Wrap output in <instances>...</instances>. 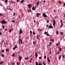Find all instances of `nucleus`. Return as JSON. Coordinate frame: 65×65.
Here are the masks:
<instances>
[{
    "mask_svg": "<svg viewBox=\"0 0 65 65\" xmlns=\"http://www.w3.org/2000/svg\"><path fill=\"white\" fill-rule=\"evenodd\" d=\"M1 23L2 24H3L2 22H2L1 21Z\"/></svg>",
    "mask_w": 65,
    "mask_h": 65,
    "instance_id": "nucleus-56",
    "label": "nucleus"
},
{
    "mask_svg": "<svg viewBox=\"0 0 65 65\" xmlns=\"http://www.w3.org/2000/svg\"><path fill=\"white\" fill-rule=\"evenodd\" d=\"M51 41H52V42H54V40L53 39H52V38H50Z\"/></svg>",
    "mask_w": 65,
    "mask_h": 65,
    "instance_id": "nucleus-14",
    "label": "nucleus"
},
{
    "mask_svg": "<svg viewBox=\"0 0 65 65\" xmlns=\"http://www.w3.org/2000/svg\"><path fill=\"white\" fill-rule=\"evenodd\" d=\"M32 9L33 10H35V7H32Z\"/></svg>",
    "mask_w": 65,
    "mask_h": 65,
    "instance_id": "nucleus-9",
    "label": "nucleus"
},
{
    "mask_svg": "<svg viewBox=\"0 0 65 65\" xmlns=\"http://www.w3.org/2000/svg\"><path fill=\"white\" fill-rule=\"evenodd\" d=\"M0 15L2 16V14H0Z\"/></svg>",
    "mask_w": 65,
    "mask_h": 65,
    "instance_id": "nucleus-51",
    "label": "nucleus"
},
{
    "mask_svg": "<svg viewBox=\"0 0 65 65\" xmlns=\"http://www.w3.org/2000/svg\"><path fill=\"white\" fill-rule=\"evenodd\" d=\"M40 36V35H38V36L37 37V39H38L39 38V37Z\"/></svg>",
    "mask_w": 65,
    "mask_h": 65,
    "instance_id": "nucleus-17",
    "label": "nucleus"
},
{
    "mask_svg": "<svg viewBox=\"0 0 65 65\" xmlns=\"http://www.w3.org/2000/svg\"><path fill=\"white\" fill-rule=\"evenodd\" d=\"M33 34H34V35H35V32H33Z\"/></svg>",
    "mask_w": 65,
    "mask_h": 65,
    "instance_id": "nucleus-36",
    "label": "nucleus"
},
{
    "mask_svg": "<svg viewBox=\"0 0 65 65\" xmlns=\"http://www.w3.org/2000/svg\"><path fill=\"white\" fill-rule=\"evenodd\" d=\"M7 1H8V0H5V3H7Z\"/></svg>",
    "mask_w": 65,
    "mask_h": 65,
    "instance_id": "nucleus-21",
    "label": "nucleus"
},
{
    "mask_svg": "<svg viewBox=\"0 0 65 65\" xmlns=\"http://www.w3.org/2000/svg\"><path fill=\"white\" fill-rule=\"evenodd\" d=\"M29 59V58L28 57L27 58H25V59H27V60H28V59Z\"/></svg>",
    "mask_w": 65,
    "mask_h": 65,
    "instance_id": "nucleus-30",
    "label": "nucleus"
},
{
    "mask_svg": "<svg viewBox=\"0 0 65 65\" xmlns=\"http://www.w3.org/2000/svg\"><path fill=\"white\" fill-rule=\"evenodd\" d=\"M12 56H13V57H14V55H13V54L12 55Z\"/></svg>",
    "mask_w": 65,
    "mask_h": 65,
    "instance_id": "nucleus-54",
    "label": "nucleus"
},
{
    "mask_svg": "<svg viewBox=\"0 0 65 65\" xmlns=\"http://www.w3.org/2000/svg\"><path fill=\"white\" fill-rule=\"evenodd\" d=\"M33 43L34 44H35V43H35V42H33Z\"/></svg>",
    "mask_w": 65,
    "mask_h": 65,
    "instance_id": "nucleus-58",
    "label": "nucleus"
},
{
    "mask_svg": "<svg viewBox=\"0 0 65 65\" xmlns=\"http://www.w3.org/2000/svg\"><path fill=\"white\" fill-rule=\"evenodd\" d=\"M43 16L44 18H45V17H47V16L45 14V13H43Z\"/></svg>",
    "mask_w": 65,
    "mask_h": 65,
    "instance_id": "nucleus-1",
    "label": "nucleus"
},
{
    "mask_svg": "<svg viewBox=\"0 0 65 65\" xmlns=\"http://www.w3.org/2000/svg\"><path fill=\"white\" fill-rule=\"evenodd\" d=\"M14 64V63H12V65H13V64Z\"/></svg>",
    "mask_w": 65,
    "mask_h": 65,
    "instance_id": "nucleus-61",
    "label": "nucleus"
},
{
    "mask_svg": "<svg viewBox=\"0 0 65 65\" xmlns=\"http://www.w3.org/2000/svg\"><path fill=\"white\" fill-rule=\"evenodd\" d=\"M50 54H52V52H51V50H50Z\"/></svg>",
    "mask_w": 65,
    "mask_h": 65,
    "instance_id": "nucleus-23",
    "label": "nucleus"
},
{
    "mask_svg": "<svg viewBox=\"0 0 65 65\" xmlns=\"http://www.w3.org/2000/svg\"><path fill=\"white\" fill-rule=\"evenodd\" d=\"M5 31H7V29H6L5 30Z\"/></svg>",
    "mask_w": 65,
    "mask_h": 65,
    "instance_id": "nucleus-57",
    "label": "nucleus"
},
{
    "mask_svg": "<svg viewBox=\"0 0 65 65\" xmlns=\"http://www.w3.org/2000/svg\"><path fill=\"white\" fill-rule=\"evenodd\" d=\"M2 52H3V53H4V50H2Z\"/></svg>",
    "mask_w": 65,
    "mask_h": 65,
    "instance_id": "nucleus-32",
    "label": "nucleus"
},
{
    "mask_svg": "<svg viewBox=\"0 0 65 65\" xmlns=\"http://www.w3.org/2000/svg\"><path fill=\"white\" fill-rule=\"evenodd\" d=\"M61 27H62V26H63V23H62V20H61Z\"/></svg>",
    "mask_w": 65,
    "mask_h": 65,
    "instance_id": "nucleus-12",
    "label": "nucleus"
},
{
    "mask_svg": "<svg viewBox=\"0 0 65 65\" xmlns=\"http://www.w3.org/2000/svg\"><path fill=\"white\" fill-rule=\"evenodd\" d=\"M1 35V32H0V35Z\"/></svg>",
    "mask_w": 65,
    "mask_h": 65,
    "instance_id": "nucleus-64",
    "label": "nucleus"
},
{
    "mask_svg": "<svg viewBox=\"0 0 65 65\" xmlns=\"http://www.w3.org/2000/svg\"><path fill=\"white\" fill-rule=\"evenodd\" d=\"M35 56L36 58H37L38 55H37V52H36V53L35 54Z\"/></svg>",
    "mask_w": 65,
    "mask_h": 65,
    "instance_id": "nucleus-6",
    "label": "nucleus"
},
{
    "mask_svg": "<svg viewBox=\"0 0 65 65\" xmlns=\"http://www.w3.org/2000/svg\"><path fill=\"white\" fill-rule=\"evenodd\" d=\"M2 22L3 24H6V22H5V21L4 20H2Z\"/></svg>",
    "mask_w": 65,
    "mask_h": 65,
    "instance_id": "nucleus-2",
    "label": "nucleus"
},
{
    "mask_svg": "<svg viewBox=\"0 0 65 65\" xmlns=\"http://www.w3.org/2000/svg\"><path fill=\"white\" fill-rule=\"evenodd\" d=\"M47 23H48L49 22V20H47Z\"/></svg>",
    "mask_w": 65,
    "mask_h": 65,
    "instance_id": "nucleus-53",
    "label": "nucleus"
},
{
    "mask_svg": "<svg viewBox=\"0 0 65 65\" xmlns=\"http://www.w3.org/2000/svg\"><path fill=\"white\" fill-rule=\"evenodd\" d=\"M39 2H38L36 4L37 5H38V4H39Z\"/></svg>",
    "mask_w": 65,
    "mask_h": 65,
    "instance_id": "nucleus-10",
    "label": "nucleus"
},
{
    "mask_svg": "<svg viewBox=\"0 0 65 65\" xmlns=\"http://www.w3.org/2000/svg\"><path fill=\"white\" fill-rule=\"evenodd\" d=\"M40 14H39V13H37V17H39V16L38 15H39Z\"/></svg>",
    "mask_w": 65,
    "mask_h": 65,
    "instance_id": "nucleus-16",
    "label": "nucleus"
},
{
    "mask_svg": "<svg viewBox=\"0 0 65 65\" xmlns=\"http://www.w3.org/2000/svg\"><path fill=\"white\" fill-rule=\"evenodd\" d=\"M63 32H60V34L62 35L63 34Z\"/></svg>",
    "mask_w": 65,
    "mask_h": 65,
    "instance_id": "nucleus-42",
    "label": "nucleus"
},
{
    "mask_svg": "<svg viewBox=\"0 0 65 65\" xmlns=\"http://www.w3.org/2000/svg\"><path fill=\"white\" fill-rule=\"evenodd\" d=\"M6 52H9V50H8V49H6Z\"/></svg>",
    "mask_w": 65,
    "mask_h": 65,
    "instance_id": "nucleus-22",
    "label": "nucleus"
},
{
    "mask_svg": "<svg viewBox=\"0 0 65 65\" xmlns=\"http://www.w3.org/2000/svg\"><path fill=\"white\" fill-rule=\"evenodd\" d=\"M17 65H19V62H18V63H17Z\"/></svg>",
    "mask_w": 65,
    "mask_h": 65,
    "instance_id": "nucleus-49",
    "label": "nucleus"
},
{
    "mask_svg": "<svg viewBox=\"0 0 65 65\" xmlns=\"http://www.w3.org/2000/svg\"><path fill=\"white\" fill-rule=\"evenodd\" d=\"M2 56L3 57H5L4 55H3V54H2Z\"/></svg>",
    "mask_w": 65,
    "mask_h": 65,
    "instance_id": "nucleus-28",
    "label": "nucleus"
},
{
    "mask_svg": "<svg viewBox=\"0 0 65 65\" xmlns=\"http://www.w3.org/2000/svg\"><path fill=\"white\" fill-rule=\"evenodd\" d=\"M3 41H2L1 42V43H2H2H3Z\"/></svg>",
    "mask_w": 65,
    "mask_h": 65,
    "instance_id": "nucleus-46",
    "label": "nucleus"
},
{
    "mask_svg": "<svg viewBox=\"0 0 65 65\" xmlns=\"http://www.w3.org/2000/svg\"><path fill=\"white\" fill-rule=\"evenodd\" d=\"M28 7L29 8H30L31 6V4H29V5H28Z\"/></svg>",
    "mask_w": 65,
    "mask_h": 65,
    "instance_id": "nucleus-5",
    "label": "nucleus"
},
{
    "mask_svg": "<svg viewBox=\"0 0 65 65\" xmlns=\"http://www.w3.org/2000/svg\"><path fill=\"white\" fill-rule=\"evenodd\" d=\"M30 35H32V31L30 30Z\"/></svg>",
    "mask_w": 65,
    "mask_h": 65,
    "instance_id": "nucleus-29",
    "label": "nucleus"
},
{
    "mask_svg": "<svg viewBox=\"0 0 65 65\" xmlns=\"http://www.w3.org/2000/svg\"><path fill=\"white\" fill-rule=\"evenodd\" d=\"M39 59H42V57H40Z\"/></svg>",
    "mask_w": 65,
    "mask_h": 65,
    "instance_id": "nucleus-39",
    "label": "nucleus"
},
{
    "mask_svg": "<svg viewBox=\"0 0 65 65\" xmlns=\"http://www.w3.org/2000/svg\"><path fill=\"white\" fill-rule=\"evenodd\" d=\"M43 2H45V1H43Z\"/></svg>",
    "mask_w": 65,
    "mask_h": 65,
    "instance_id": "nucleus-63",
    "label": "nucleus"
},
{
    "mask_svg": "<svg viewBox=\"0 0 65 65\" xmlns=\"http://www.w3.org/2000/svg\"><path fill=\"white\" fill-rule=\"evenodd\" d=\"M53 21L54 24H53V26H55L56 24V21H55V20H53Z\"/></svg>",
    "mask_w": 65,
    "mask_h": 65,
    "instance_id": "nucleus-4",
    "label": "nucleus"
},
{
    "mask_svg": "<svg viewBox=\"0 0 65 65\" xmlns=\"http://www.w3.org/2000/svg\"><path fill=\"white\" fill-rule=\"evenodd\" d=\"M63 6H65V3L64 4Z\"/></svg>",
    "mask_w": 65,
    "mask_h": 65,
    "instance_id": "nucleus-59",
    "label": "nucleus"
},
{
    "mask_svg": "<svg viewBox=\"0 0 65 65\" xmlns=\"http://www.w3.org/2000/svg\"><path fill=\"white\" fill-rule=\"evenodd\" d=\"M46 58V56H45L44 57V58H45H45Z\"/></svg>",
    "mask_w": 65,
    "mask_h": 65,
    "instance_id": "nucleus-43",
    "label": "nucleus"
},
{
    "mask_svg": "<svg viewBox=\"0 0 65 65\" xmlns=\"http://www.w3.org/2000/svg\"><path fill=\"white\" fill-rule=\"evenodd\" d=\"M61 55H60V56L59 57V59H61Z\"/></svg>",
    "mask_w": 65,
    "mask_h": 65,
    "instance_id": "nucleus-27",
    "label": "nucleus"
},
{
    "mask_svg": "<svg viewBox=\"0 0 65 65\" xmlns=\"http://www.w3.org/2000/svg\"><path fill=\"white\" fill-rule=\"evenodd\" d=\"M58 48L59 49V52L61 51V50H62V48H60V47H58Z\"/></svg>",
    "mask_w": 65,
    "mask_h": 65,
    "instance_id": "nucleus-7",
    "label": "nucleus"
},
{
    "mask_svg": "<svg viewBox=\"0 0 65 65\" xmlns=\"http://www.w3.org/2000/svg\"><path fill=\"white\" fill-rule=\"evenodd\" d=\"M39 65H42V64L41 63H39Z\"/></svg>",
    "mask_w": 65,
    "mask_h": 65,
    "instance_id": "nucleus-47",
    "label": "nucleus"
},
{
    "mask_svg": "<svg viewBox=\"0 0 65 65\" xmlns=\"http://www.w3.org/2000/svg\"><path fill=\"white\" fill-rule=\"evenodd\" d=\"M59 44V43H57L56 44L57 46H58V44Z\"/></svg>",
    "mask_w": 65,
    "mask_h": 65,
    "instance_id": "nucleus-40",
    "label": "nucleus"
},
{
    "mask_svg": "<svg viewBox=\"0 0 65 65\" xmlns=\"http://www.w3.org/2000/svg\"><path fill=\"white\" fill-rule=\"evenodd\" d=\"M17 2H19V0H17Z\"/></svg>",
    "mask_w": 65,
    "mask_h": 65,
    "instance_id": "nucleus-60",
    "label": "nucleus"
},
{
    "mask_svg": "<svg viewBox=\"0 0 65 65\" xmlns=\"http://www.w3.org/2000/svg\"><path fill=\"white\" fill-rule=\"evenodd\" d=\"M46 33H47V32H44V34H46H46H47Z\"/></svg>",
    "mask_w": 65,
    "mask_h": 65,
    "instance_id": "nucleus-33",
    "label": "nucleus"
},
{
    "mask_svg": "<svg viewBox=\"0 0 65 65\" xmlns=\"http://www.w3.org/2000/svg\"><path fill=\"white\" fill-rule=\"evenodd\" d=\"M13 30L12 29H10L9 30V32H11V31H12Z\"/></svg>",
    "mask_w": 65,
    "mask_h": 65,
    "instance_id": "nucleus-13",
    "label": "nucleus"
},
{
    "mask_svg": "<svg viewBox=\"0 0 65 65\" xmlns=\"http://www.w3.org/2000/svg\"><path fill=\"white\" fill-rule=\"evenodd\" d=\"M49 44H50L49 45L50 46H51V44H52V43H51V42L49 43Z\"/></svg>",
    "mask_w": 65,
    "mask_h": 65,
    "instance_id": "nucleus-18",
    "label": "nucleus"
},
{
    "mask_svg": "<svg viewBox=\"0 0 65 65\" xmlns=\"http://www.w3.org/2000/svg\"><path fill=\"white\" fill-rule=\"evenodd\" d=\"M24 0H23V1H22L20 2V3H24Z\"/></svg>",
    "mask_w": 65,
    "mask_h": 65,
    "instance_id": "nucleus-11",
    "label": "nucleus"
},
{
    "mask_svg": "<svg viewBox=\"0 0 65 65\" xmlns=\"http://www.w3.org/2000/svg\"><path fill=\"white\" fill-rule=\"evenodd\" d=\"M18 46H17L15 45V46L14 47H15V48H17Z\"/></svg>",
    "mask_w": 65,
    "mask_h": 65,
    "instance_id": "nucleus-35",
    "label": "nucleus"
},
{
    "mask_svg": "<svg viewBox=\"0 0 65 65\" xmlns=\"http://www.w3.org/2000/svg\"><path fill=\"white\" fill-rule=\"evenodd\" d=\"M20 31H19V34H21L23 32L22 30V28H20Z\"/></svg>",
    "mask_w": 65,
    "mask_h": 65,
    "instance_id": "nucleus-3",
    "label": "nucleus"
},
{
    "mask_svg": "<svg viewBox=\"0 0 65 65\" xmlns=\"http://www.w3.org/2000/svg\"><path fill=\"white\" fill-rule=\"evenodd\" d=\"M36 65H38V62H36Z\"/></svg>",
    "mask_w": 65,
    "mask_h": 65,
    "instance_id": "nucleus-26",
    "label": "nucleus"
},
{
    "mask_svg": "<svg viewBox=\"0 0 65 65\" xmlns=\"http://www.w3.org/2000/svg\"><path fill=\"white\" fill-rule=\"evenodd\" d=\"M11 3H15V2H14L12 1H11Z\"/></svg>",
    "mask_w": 65,
    "mask_h": 65,
    "instance_id": "nucleus-37",
    "label": "nucleus"
},
{
    "mask_svg": "<svg viewBox=\"0 0 65 65\" xmlns=\"http://www.w3.org/2000/svg\"><path fill=\"white\" fill-rule=\"evenodd\" d=\"M60 53V52H57V54H59Z\"/></svg>",
    "mask_w": 65,
    "mask_h": 65,
    "instance_id": "nucleus-48",
    "label": "nucleus"
},
{
    "mask_svg": "<svg viewBox=\"0 0 65 65\" xmlns=\"http://www.w3.org/2000/svg\"><path fill=\"white\" fill-rule=\"evenodd\" d=\"M15 50V47H14L13 48V50Z\"/></svg>",
    "mask_w": 65,
    "mask_h": 65,
    "instance_id": "nucleus-34",
    "label": "nucleus"
},
{
    "mask_svg": "<svg viewBox=\"0 0 65 65\" xmlns=\"http://www.w3.org/2000/svg\"><path fill=\"white\" fill-rule=\"evenodd\" d=\"M62 57L63 58H64V55H63Z\"/></svg>",
    "mask_w": 65,
    "mask_h": 65,
    "instance_id": "nucleus-52",
    "label": "nucleus"
},
{
    "mask_svg": "<svg viewBox=\"0 0 65 65\" xmlns=\"http://www.w3.org/2000/svg\"><path fill=\"white\" fill-rule=\"evenodd\" d=\"M4 63V62H0V64H3V63Z\"/></svg>",
    "mask_w": 65,
    "mask_h": 65,
    "instance_id": "nucleus-20",
    "label": "nucleus"
},
{
    "mask_svg": "<svg viewBox=\"0 0 65 65\" xmlns=\"http://www.w3.org/2000/svg\"><path fill=\"white\" fill-rule=\"evenodd\" d=\"M56 33L57 34H58V33H59V32L58 31H56Z\"/></svg>",
    "mask_w": 65,
    "mask_h": 65,
    "instance_id": "nucleus-38",
    "label": "nucleus"
},
{
    "mask_svg": "<svg viewBox=\"0 0 65 65\" xmlns=\"http://www.w3.org/2000/svg\"><path fill=\"white\" fill-rule=\"evenodd\" d=\"M46 36H51L48 33H47L46 34Z\"/></svg>",
    "mask_w": 65,
    "mask_h": 65,
    "instance_id": "nucleus-19",
    "label": "nucleus"
},
{
    "mask_svg": "<svg viewBox=\"0 0 65 65\" xmlns=\"http://www.w3.org/2000/svg\"><path fill=\"white\" fill-rule=\"evenodd\" d=\"M21 39H19V43H20V42H21Z\"/></svg>",
    "mask_w": 65,
    "mask_h": 65,
    "instance_id": "nucleus-24",
    "label": "nucleus"
},
{
    "mask_svg": "<svg viewBox=\"0 0 65 65\" xmlns=\"http://www.w3.org/2000/svg\"><path fill=\"white\" fill-rule=\"evenodd\" d=\"M19 59L20 61H21V59H22V57H20Z\"/></svg>",
    "mask_w": 65,
    "mask_h": 65,
    "instance_id": "nucleus-15",
    "label": "nucleus"
},
{
    "mask_svg": "<svg viewBox=\"0 0 65 65\" xmlns=\"http://www.w3.org/2000/svg\"><path fill=\"white\" fill-rule=\"evenodd\" d=\"M43 64L44 65H46L45 64V62H43Z\"/></svg>",
    "mask_w": 65,
    "mask_h": 65,
    "instance_id": "nucleus-41",
    "label": "nucleus"
},
{
    "mask_svg": "<svg viewBox=\"0 0 65 65\" xmlns=\"http://www.w3.org/2000/svg\"><path fill=\"white\" fill-rule=\"evenodd\" d=\"M40 29H39V28H38V31H39V30H40Z\"/></svg>",
    "mask_w": 65,
    "mask_h": 65,
    "instance_id": "nucleus-62",
    "label": "nucleus"
},
{
    "mask_svg": "<svg viewBox=\"0 0 65 65\" xmlns=\"http://www.w3.org/2000/svg\"><path fill=\"white\" fill-rule=\"evenodd\" d=\"M59 3H60V4H61V2H59Z\"/></svg>",
    "mask_w": 65,
    "mask_h": 65,
    "instance_id": "nucleus-55",
    "label": "nucleus"
},
{
    "mask_svg": "<svg viewBox=\"0 0 65 65\" xmlns=\"http://www.w3.org/2000/svg\"><path fill=\"white\" fill-rule=\"evenodd\" d=\"M47 59L48 60L47 61L48 62H50V59H49V57H47Z\"/></svg>",
    "mask_w": 65,
    "mask_h": 65,
    "instance_id": "nucleus-8",
    "label": "nucleus"
},
{
    "mask_svg": "<svg viewBox=\"0 0 65 65\" xmlns=\"http://www.w3.org/2000/svg\"><path fill=\"white\" fill-rule=\"evenodd\" d=\"M12 22H13V23H14V22H15V21H14V20Z\"/></svg>",
    "mask_w": 65,
    "mask_h": 65,
    "instance_id": "nucleus-45",
    "label": "nucleus"
},
{
    "mask_svg": "<svg viewBox=\"0 0 65 65\" xmlns=\"http://www.w3.org/2000/svg\"><path fill=\"white\" fill-rule=\"evenodd\" d=\"M2 27H3V28H4L5 27H4V26H3Z\"/></svg>",
    "mask_w": 65,
    "mask_h": 65,
    "instance_id": "nucleus-50",
    "label": "nucleus"
},
{
    "mask_svg": "<svg viewBox=\"0 0 65 65\" xmlns=\"http://www.w3.org/2000/svg\"><path fill=\"white\" fill-rule=\"evenodd\" d=\"M52 27V26H49V28L48 29H50V28H51V27Z\"/></svg>",
    "mask_w": 65,
    "mask_h": 65,
    "instance_id": "nucleus-25",
    "label": "nucleus"
},
{
    "mask_svg": "<svg viewBox=\"0 0 65 65\" xmlns=\"http://www.w3.org/2000/svg\"><path fill=\"white\" fill-rule=\"evenodd\" d=\"M21 44H23V41H21Z\"/></svg>",
    "mask_w": 65,
    "mask_h": 65,
    "instance_id": "nucleus-31",
    "label": "nucleus"
},
{
    "mask_svg": "<svg viewBox=\"0 0 65 65\" xmlns=\"http://www.w3.org/2000/svg\"><path fill=\"white\" fill-rule=\"evenodd\" d=\"M15 14V13H14V14L13 15L14 16Z\"/></svg>",
    "mask_w": 65,
    "mask_h": 65,
    "instance_id": "nucleus-44",
    "label": "nucleus"
}]
</instances>
